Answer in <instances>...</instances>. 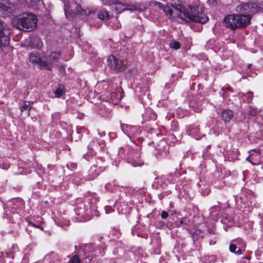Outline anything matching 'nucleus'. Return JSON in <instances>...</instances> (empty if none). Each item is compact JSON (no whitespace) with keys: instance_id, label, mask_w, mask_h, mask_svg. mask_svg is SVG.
<instances>
[{"instance_id":"14","label":"nucleus","mask_w":263,"mask_h":263,"mask_svg":"<svg viewBox=\"0 0 263 263\" xmlns=\"http://www.w3.org/2000/svg\"><path fill=\"white\" fill-rule=\"evenodd\" d=\"M28 45L32 48L39 49L42 47V43L39 37L35 36L30 38Z\"/></svg>"},{"instance_id":"21","label":"nucleus","mask_w":263,"mask_h":263,"mask_svg":"<svg viewBox=\"0 0 263 263\" xmlns=\"http://www.w3.org/2000/svg\"><path fill=\"white\" fill-rule=\"evenodd\" d=\"M189 223V220L186 218H182L178 220H175L174 225L175 227H183L184 228Z\"/></svg>"},{"instance_id":"18","label":"nucleus","mask_w":263,"mask_h":263,"mask_svg":"<svg viewBox=\"0 0 263 263\" xmlns=\"http://www.w3.org/2000/svg\"><path fill=\"white\" fill-rule=\"evenodd\" d=\"M221 116L223 121L225 122H229L232 119L233 113L230 109H224L221 114Z\"/></svg>"},{"instance_id":"13","label":"nucleus","mask_w":263,"mask_h":263,"mask_svg":"<svg viewBox=\"0 0 263 263\" xmlns=\"http://www.w3.org/2000/svg\"><path fill=\"white\" fill-rule=\"evenodd\" d=\"M74 211L76 214L80 216V218L78 220L79 221H83V220L81 218H84L86 214L84 203L81 202L77 204L74 208Z\"/></svg>"},{"instance_id":"4","label":"nucleus","mask_w":263,"mask_h":263,"mask_svg":"<svg viewBox=\"0 0 263 263\" xmlns=\"http://www.w3.org/2000/svg\"><path fill=\"white\" fill-rule=\"evenodd\" d=\"M95 251V247L92 244L83 245L80 247L78 254L72 256L70 263H81V259H88L89 262L93 259V252Z\"/></svg>"},{"instance_id":"52","label":"nucleus","mask_w":263,"mask_h":263,"mask_svg":"<svg viewBox=\"0 0 263 263\" xmlns=\"http://www.w3.org/2000/svg\"><path fill=\"white\" fill-rule=\"evenodd\" d=\"M210 147H211V146H210V145H209V146H208L207 148H210Z\"/></svg>"},{"instance_id":"36","label":"nucleus","mask_w":263,"mask_h":263,"mask_svg":"<svg viewBox=\"0 0 263 263\" xmlns=\"http://www.w3.org/2000/svg\"><path fill=\"white\" fill-rule=\"evenodd\" d=\"M170 47L174 49H178L180 48V44L177 41H172L170 43Z\"/></svg>"},{"instance_id":"25","label":"nucleus","mask_w":263,"mask_h":263,"mask_svg":"<svg viewBox=\"0 0 263 263\" xmlns=\"http://www.w3.org/2000/svg\"><path fill=\"white\" fill-rule=\"evenodd\" d=\"M237 248V247L235 244L231 243L229 246V250L231 252L235 253L237 255H241L242 253V251L240 249L236 251Z\"/></svg>"},{"instance_id":"2","label":"nucleus","mask_w":263,"mask_h":263,"mask_svg":"<svg viewBox=\"0 0 263 263\" xmlns=\"http://www.w3.org/2000/svg\"><path fill=\"white\" fill-rule=\"evenodd\" d=\"M13 26L24 31H30L37 26V18L33 13H25L13 18Z\"/></svg>"},{"instance_id":"49","label":"nucleus","mask_w":263,"mask_h":263,"mask_svg":"<svg viewBox=\"0 0 263 263\" xmlns=\"http://www.w3.org/2000/svg\"><path fill=\"white\" fill-rule=\"evenodd\" d=\"M209 231L211 234L213 232V231L212 230H210Z\"/></svg>"},{"instance_id":"17","label":"nucleus","mask_w":263,"mask_h":263,"mask_svg":"<svg viewBox=\"0 0 263 263\" xmlns=\"http://www.w3.org/2000/svg\"><path fill=\"white\" fill-rule=\"evenodd\" d=\"M98 200L97 198H92L90 202V209L92 214L96 217L99 216V211L98 210Z\"/></svg>"},{"instance_id":"40","label":"nucleus","mask_w":263,"mask_h":263,"mask_svg":"<svg viewBox=\"0 0 263 263\" xmlns=\"http://www.w3.org/2000/svg\"><path fill=\"white\" fill-rule=\"evenodd\" d=\"M29 262V256L27 254H25L22 260L21 263H28Z\"/></svg>"},{"instance_id":"30","label":"nucleus","mask_w":263,"mask_h":263,"mask_svg":"<svg viewBox=\"0 0 263 263\" xmlns=\"http://www.w3.org/2000/svg\"><path fill=\"white\" fill-rule=\"evenodd\" d=\"M129 10L130 11H141V9L139 8H137L136 6L133 5L126 4L125 5V10Z\"/></svg>"},{"instance_id":"43","label":"nucleus","mask_w":263,"mask_h":263,"mask_svg":"<svg viewBox=\"0 0 263 263\" xmlns=\"http://www.w3.org/2000/svg\"><path fill=\"white\" fill-rule=\"evenodd\" d=\"M163 227L164 228H167L168 227V223L167 224H165L164 223V222H162V225Z\"/></svg>"},{"instance_id":"20","label":"nucleus","mask_w":263,"mask_h":263,"mask_svg":"<svg viewBox=\"0 0 263 263\" xmlns=\"http://www.w3.org/2000/svg\"><path fill=\"white\" fill-rule=\"evenodd\" d=\"M66 89L63 84H59L58 87L53 91L54 96L57 98H60L65 95Z\"/></svg>"},{"instance_id":"19","label":"nucleus","mask_w":263,"mask_h":263,"mask_svg":"<svg viewBox=\"0 0 263 263\" xmlns=\"http://www.w3.org/2000/svg\"><path fill=\"white\" fill-rule=\"evenodd\" d=\"M109 5H115V8L118 12L125 10V5L119 2V0H113L111 3H109Z\"/></svg>"},{"instance_id":"29","label":"nucleus","mask_w":263,"mask_h":263,"mask_svg":"<svg viewBox=\"0 0 263 263\" xmlns=\"http://www.w3.org/2000/svg\"><path fill=\"white\" fill-rule=\"evenodd\" d=\"M55 256L56 254L54 252H51L44 257L43 261L45 262V263H50V257H54Z\"/></svg>"},{"instance_id":"5","label":"nucleus","mask_w":263,"mask_h":263,"mask_svg":"<svg viewBox=\"0 0 263 263\" xmlns=\"http://www.w3.org/2000/svg\"><path fill=\"white\" fill-rule=\"evenodd\" d=\"M103 89L105 90L108 89V96L106 98L103 97L105 94L102 95L100 96V100H102L104 101H108L111 100L112 101L116 102L120 100L124 96L123 91L121 87L115 88L114 85L112 84L110 85L108 82L103 81L102 83Z\"/></svg>"},{"instance_id":"51","label":"nucleus","mask_w":263,"mask_h":263,"mask_svg":"<svg viewBox=\"0 0 263 263\" xmlns=\"http://www.w3.org/2000/svg\"><path fill=\"white\" fill-rule=\"evenodd\" d=\"M9 263H14V261H10Z\"/></svg>"},{"instance_id":"42","label":"nucleus","mask_w":263,"mask_h":263,"mask_svg":"<svg viewBox=\"0 0 263 263\" xmlns=\"http://www.w3.org/2000/svg\"><path fill=\"white\" fill-rule=\"evenodd\" d=\"M216 243V240H211L210 241V245H214Z\"/></svg>"},{"instance_id":"6","label":"nucleus","mask_w":263,"mask_h":263,"mask_svg":"<svg viewBox=\"0 0 263 263\" xmlns=\"http://www.w3.org/2000/svg\"><path fill=\"white\" fill-rule=\"evenodd\" d=\"M29 61L33 65H37V68L40 69L51 70L52 68V63L47 61V60L42 59L40 53L38 52H32L29 55Z\"/></svg>"},{"instance_id":"11","label":"nucleus","mask_w":263,"mask_h":263,"mask_svg":"<svg viewBox=\"0 0 263 263\" xmlns=\"http://www.w3.org/2000/svg\"><path fill=\"white\" fill-rule=\"evenodd\" d=\"M24 202L21 198H13L7 202V206L11 209L12 212L22 210L24 208Z\"/></svg>"},{"instance_id":"46","label":"nucleus","mask_w":263,"mask_h":263,"mask_svg":"<svg viewBox=\"0 0 263 263\" xmlns=\"http://www.w3.org/2000/svg\"><path fill=\"white\" fill-rule=\"evenodd\" d=\"M102 248H103V253H105V249H106L105 246L103 247H102Z\"/></svg>"},{"instance_id":"35","label":"nucleus","mask_w":263,"mask_h":263,"mask_svg":"<svg viewBox=\"0 0 263 263\" xmlns=\"http://www.w3.org/2000/svg\"><path fill=\"white\" fill-rule=\"evenodd\" d=\"M150 5L152 6H158V7L161 10H163L164 6V5L162 3L157 2L156 1H152L150 3Z\"/></svg>"},{"instance_id":"39","label":"nucleus","mask_w":263,"mask_h":263,"mask_svg":"<svg viewBox=\"0 0 263 263\" xmlns=\"http://www.w3.org/2000/svg\"><path fill=\"white\" fill-rule=\"evenodd\" d=\"M5 262V255L3 252L0 251V263H4Z\"/></svg>"},{"instance_id":"50","label":"nucleus","mask_w":263,"mask_h":263,"mask_svg":"<svg viewBox=\"0 0 263 263\" xmlns=\"http://www.w3.org/2000/svg\"><path fill=\"white\" fill-rule=\"evenodd\" d=\"M251 65H252L251 64H249L248 66V67L250 68L251 66Z\"/></svg>"},{"instance_id":"28","label":"nucleus","mask_w":263,"mask_h":263,"mask_svg":"<svg viewBox=\"0 0 263 263\" xmlns=\"http://www.w3.org/2000/svg\"><path fill=\"white\" fill-rule=\"evenodd\" d=\"M26 231L27 232V233L31 236L35 235L37 232V230H34L33 228L31 225L28 224H27L26 227Z\"/></svg>"},{"instance_id":"37","label":"nucleus","mask_w":263,"mask_h":263,"mask_svg":"<svg viewBox=\"0 0 263 263\" xmlns=\"http://www.w3.org/2000/svg\"><path fill=\"white\" fill-rule=\"evenodd\" d=\"M163 11L166 14H170L171 15L173 14V9H171L170 7L167 6H164Z\"/></svg>"},{"instance_id":"15","label":"nucleus","mask_w":263,"mask_h":263,"mask_svg":"<svg viewBox=\"0 0 263 263\" xmlns=\"http://www.w3.org/2000/svg\"><path fill=\"white\" fill-rule=\"evenodd\" d=\"M250 5L249 3H246L238 6L236 7V11L239 13L238 15H249Z\"/></svg>"},{"instance_id":"22","label":"nucleus","mask_w":263,"mask_h":263,"mask_svg":"<svg viewBox=\"0 0 263 263\" xmlns=\"http://www.w3.org/2000/svg\"><path fill=\"white\" fill-rule=\"evenodd\" d=\"M61 51H52L49 54V59L50 60L49 61L51 62L52 63V62H56L59 59L61 55Z\"/></svg>"},{"instance_id":"16","label":"nucleus","mask_w":263,"mask_h":263,"mask_svg":"<svg viewBox=\"0 0 263 263\" xmlns=\"http://www.w3.org/2000/svg\"><path fill=\"white\" fill-rule=\"evenodd\" d=\"M20 251L19 248L17 244L14 243L9 248V250L6 252V257L14 258L16 253Z\"/></svg>"},{"instance_id":"12","label":"nucleus","mask_w":263,"mask_h":263,"mask_svg":"<svg viewBox=\"0 0 263 263\" xmlns=\"http://www.w3.org/2000/svg\"><path fill=\"white\" fill-rule=\"evenodd\" d=\"M125 149L126 150H128L130 153L129 154V156L127 157L128 162L130 163L134 166L140 165L141 163L140 162L134 159V158H138L139 157V154L138 153L127 146H126Z\"/></svg>"},{"instance_id":"24","label":"nucleus","mask_w":263,"mask_h":263,"mask_svg":"<svg viewBox=\"0 0 263 263\" xmlns=\"http://www.w3.org/2000/svg\"><path fill=\"white\" fill-rule=\"evenodd\" d=\"M203 237L202 232L200 230H196L192 234V238L193 241L197 240L199 238Z\"/></svg>"},{"instance_id":"53","label":"nucleus","mask_w":263,"mask_h":263,"mask_svg":"<svg viewBox=\"0 0 263 263\" xmlns=\"http://www.w3.org/2000/svg\"><path fill=\"white\" fill-rule=\"evenodd\" d=\"M95 142H96V141H92V144L95 143Z\"/></svg>"},{"instance_id":"3","label":"nucleus","mask_w":263,"mask_h":263,"mask_svg":"<svg viewBox=\"0 0 263 263\" xmlns=\"http://www.w3.org/2000/svg\"><path fill=\"white\" fill-rule=\"evenodd\" d=\"M251 15H238L236 14H229L223 18V23L227 28L235 30L238 28H242L250 24Z\"/></svg>"},{"instance_id":"7","label":"nucleus","mask_w":263,"mask_h":263,"mask_svg":"<svg viewBox=\"0 0 263 263\" xmlns=\"http://www.w3.org/2000/svg\"><path fill=\"white\" fill-rule=\"evenodd\" d=\"M18 12L19 7L16 4L10 2L0 3V16L2 17L10 16Z\"/></svg>"},{"instance_id":"32","label":"nucleus","mask_w":263,"mask_h":263,"mask_svg":"<svg viewBox=\"0 0 263 263\" xmlns=\"http://www.w3.org/2000/svg\"><path fill=\"white\" fill-rule=\"evenodd\" d=\"M148 115H149V117H148V119L149 120H155L157 118V115L151 109L147 110L146 111V112L145 114V116H146Z\"/></svg>"},{"instance_id":"45","label":"nucleus","mask_w":263,"mask_h":263,"mask_svg":"<svg viewBox=\"0 0 263 263\" xmlns=\"http://www.w3.org/2000/svg\"><path fill=\"white\" fill-rule=\"evenodd\" d=\"M209 2L212 3H214V2H216V0H208Z\"/></svg>"},{"instance_id":"33","label":"nucleus","mask_w":263,"mask_h":263,"mask_svg":"<svg viewBox=\"0 0 263 263\" xmlns=\"http://www.w3.org/2000/svg\"><path fill=\"white\" fill-rule=\"evenodd\" d=\"M109 18V14L106 11L102 10L100 12V20H107Z\"/></svg>"},{"instance_id":"44","label":"nucleus","mask_w":263,"mask_h":263,"mask_svg":"<svg viewBox=\"0 0 263 263\" xmlns=\"http://www.w3.org/2000/svg\"><path fill=\"white\" fill-rule=\"evenodd\" d=\"M55 257H50V261L51 262H54L55 261Z\"/></svg>"},{"instance_id":"10","label":"nucleus","mask_w":263,"mask_h":263,"mask_svg":"<svg viewBox=\"0 0 263 263\" xmlns=\"http://www.w3.org/2000/svg\"><path fill=\"white\" fill-rule=\"evenodd\" d=\"M107 63L110 68L118 71H124L126 69V65L123 62L122 60H118L112 55L108 57Z\"/></svg>"},{"instance_id":"31","label":"nucleus","mask_w":263,"mask_h":263,"mask_svg":"<svg viewBox=\"0 0 263 263\" xmlns=\"http://www.w3.org/2000/svg\"><path fill=\"white\" fill-rule=\"evenodd\" d=\"M170 214L165 211H162L161 213V217L163 219H167L169 216H170V218H171L172 216H173V212L172 211H170Z\"/></svg>"},{"instance_id":"26","label":"nucleus","mask_w":263,"mask_h":263,"mask_svg":"<svg viewBox=\"0 0 263 263\" xmlns=\"http://www.w3.org/2000/svg\"><path fill=\"white\" fill-rule=\"evenodd\" d=\"M39 0H19L21 4L26 5L28 7H31Z\"/></svg>"},{"instance_id":"9","label":"nucleus","mask_w":263,"mask_h":263,"mask_svg":"<svg viewBox=\"0 0 263 263\" xmlns=\"http://www.w3.org/2000/svg\"><path fill=\"white\" fill-rule=\"evenodd\" d=\"M10 30L8 25L0 21V48H2L9 44Z\"/></svg>"},{"instance_id":"34","label":"nucleus","mask_w":263,"mask_h":263,"mask_svg":"<svg viewBox=\"0 0 263 263\" xmlns=\"http://www.w3.org/2000/svg\"><path fill=\"white\" fill-rule=\"evenodd\" d=\"M30 109H31L30 103L29 102H27V101H26L24 103V104L22 107H21V110L22 112H23L26 110H27L28 111V113H29Z\"/></svg>"},{"instance_id":"23","label":"nucleus","mask_w":263,"mask_h":263,"mask_svg":"<svg viewBox=\"0 0 263 263\" xmlns=\"http://www.w3.org/2000/svg\"><path fill=\"white\" fill-rule=\"evenodd\" d=\"M28 224L31 225L33 228L34 230H38L39 229L40 231H43V228L42 227V222H36L31 221H28Z\"/></svg>"},{"instance_id":"27","label":"nucleus","mask_w":263,"mask_h":263,"mask_svg":"<svg viewBox=\"0 0 263 263\" xmlns=\"http://www.w3.org/2000/svg\"><path fill=\"white\" fill-rule=\"evenodd\" d=\"M240 96H245L247 98L246 101L247 103H250L253 97V93L251 91H249L247 93H241L240 94Z\"/></svg>"},{"instance_id":"47","label":"nucleus","mask_w":263,"mask_h":263,"mask_svg":"<svg viewBox=\"0 0 263 263\" xmlns=\"http://www.w3.org/2000/svg\"><path fill=\"white\" fill-rule=\"evenodd\" d=\"M222 97H223V98H224L226 97H225V93H223L222 94Z\"/></svg>"},{"instance_id":"41","label":"nucleus","mask_w":263,"mask_h":263,"mask_svg":"<svg viewBox=\"0 0 263 263\" xmlns=\"http://www.w3.org/2000/svg\"><path fill=\"white\" fill-rule=\"evenodd\" d=\"M67 167H68L70 169H75L77 167L76 166V164H73V163H71L70 164V166L69 165V164H67Z\"/></svg>"},{"instance_id":"8","label":"nucleus","mask_w":263,"mask_h":263,"mask_svg":"<svg viewBox=\"0 0 263 263\" xmlns=\"http://www.w3.org/2000/svg\"><path fill=\"white\" fill-rule=\"evenodd\" d=\"M64 11L67 17H68V14L71 16H74L76 15H87L91 13H94V11L83 10L80 5H77L75 3H72L71 6L69 7L66 5Z\"/></svg>"},{"instance_id":"38","label":"nucleus","mask_w":263,"mask_h":263,"mask_svg":"<svg viewBox=\"0 0 263 263\" xmlns=\"http://www.w3.org/2000/svg\"><path fill=\"white\" fill-rule=\"evenodd\" d=\"M249 115H250L252 116H255L257 112L256 109H254L252 107L250 108V110H249Z\"/></svg>"},{"instance_id":"48","label":"nucleus","mask_w":263,"mask_h":263,"mask_svg":"<svg viewBox=\"0 0 263 263\" xmlns=\"http://www.w3.org/2000/svg\"><path fill=\"white\" fill-rule=\"evenodd\" d=\"M228 89L230 91H232V89L231 88H228Z\"/></svg>"},{"instance_id":"1","label":"nucleus","mask_w":263,"mask_h":263,"mask_svg":"<svg viewBox=\"0 0 263 263\" xmlns=\"http://www.w3.org/2000/svg\"><path fill=\"white\" fill-rule=\"evenodd\" d=\"M175 9L179 11V16L182 20L190 22H194L204 24L209 20L208 16L203 13V8L200 6L182 7L176 5Z\"/></svg>"}]
</instances>
